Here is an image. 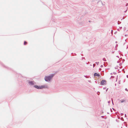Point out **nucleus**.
Masks as SVG:
<instances>
[{
  "instance_id": "nucleus-1",
  "label": "nucleus",
  "mask_w": 128,
  "mask_h": 128,
  "mask_svg": "<svg viewBox=\"0 0 128 128\" xmlns=\"http://www.w3.org/2000/svg\"><path fill=\"white\" fill-rule=\"evenodd\" d=\"M53 76L54 75L52 74L48 76H46L44 78V79L46 81H49L52 79Z\"/></svg>"
},
{
  "instance_id": "nucleus-2",
  "label": "nucleus",
  "mask_w": 128,
  "mask_h": 128,
  "mask_svg": "<svg viewBox=\"0 0 128 128\" xmlns=\"http://www.w3.org/2000/svg\"><path fill=\"white\" fill-rule=\"evenodd\" d=\"M106 84V80H102L100 83V84L101 85H105Z\"/></svg>"
},
{
  "instance_id": "nucleus-3",
  "label": "nucleus",
  "mask_w": 128,
  "mask_h": 128,
  "mask_svg": "<svg viewBox=\"0 0 128 128\" xmlns=\"http://www.w3.org/2000/svg\"><path fill=\"white\" fill-rule=\"evenodd\" d=\"M34 87L35 88L37 89H41L44 88V86H39L37 85L34 86Z\"/></svg>"
},
{
  "instance_id": "nucleus-4",
  "label": "nucleus",
  "mask_w": 128,
  "mask_h": 128,
  "mask_svg": "<svg viewBox=\"0 0 128 128\" xmlns=\"http://www.w3.org/2000/svg\"><path fill=\"white\" fill-rule=\"evenodd\" d=\"M94 76H96L97 77H99L100 76V75L99 74L97 73H95L94 74Z\"/></svg>"
},
{
  "instance_id": "nucleus-5",
  "label": "nucleus",
  "mask_w": 128,
  "mask_h": 128,
  "mask_svg": "<svg viewBox=\"0 0 128 128\" xmlns=\"http://www.w3.org/2000/svg\"><path fill=\"white\" fill-rule=\"evenodd\" d=\"M33 82H32V81H31V82H29V83L31 85H33L34 84Z\"/></svg>"
},
{
  "instance_id": "nucleus-6",
  "label": "nucleus",
  "mask_w": 128,
  "mask_h": 128,
  "mask_svg": "<svg viewBox=\"0 0 128 128\" xmlns=\"http://www.w3.org/2000/svg\"><path fill=\"white\" fill-rule=\"evenodd\" d=\"M27 44V42H26V41L24 42V45H26Z\"/></svg>"
},
{
  "instance_id": "nucleus-7",
  "label": "nucleus",
  "mask_w": 128,
  "mask_h": 128,
  "mask_svg": "<svg viewBox=\"0 0 128 128\" xmlns=\"http://www.w3.org/2000/svg\"><path fill=\"white\" fill-rule=\"evenodd\" d=\"M125 101V100H122L121 101V102L122 103L124 102Z\"/></svg>"
},
{
  "instance_id": "nucleus-8",
  "label": "nucleus",
  "mask_w": 128,
  "mask_h": 128,
  "mask_svg": "<svg viewBox=\"0 0 128 128\" xmlns=\"http://www.w3.org/2000/svg\"><path fill=\"white\" fill-rule=\"evenodd\" d=\"M108 88H107V89L106 90V92H107V90H108Z\"/></svg>"
},
{
  "instance_id": "nucleus-9",
  "label": "nucleus",
  "mask_w": 128,
  "mask_h": 128,
  "mask_svg": "<svg viewBox=\"0 0 128 128\" xmlns=\"http://www.w3.org/2000/svg\"><path fill=\"white\" fill-rule=\"evenodd\" d=\"M125 90H126L127 91V89L126 88L125 89Z\"/></svg>"
},
{
  "instance_id": "nucleus-10",
  "label": "nucleus",
  "mask_w": 128,
  "mask_h": 128,
  "mask_svg": "<svg viewBox=\"0 0 128 128\" xmlns=\"http://www.w3.org/2000/svg\"><path fill=\"white\" fill-rule=\"evenodd\" d=\"M119 84H120V82H119Z\"/></svg>"
}]
</instances>
